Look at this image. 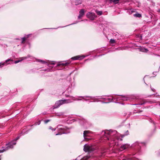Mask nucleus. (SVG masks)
Returning <instances> with one entry per match:
<instances>
[{
    "mask_svg": "<svg viewBox=\"0 0 160 160\" xmlns=\"http://www.w3.org/2000/svg\"><path fill=\"white\" fill-rule=\"evenodd\" d=\"M102 133H104V136L102 138V140H109V136L111 137L110 139L111 141L110 142V147L114 146H118V141L120 140H122V138L125 136L129 134L128 131H127L126 132L124 135H121L118 133L116 131H112L106 130L104 132Z\"/></svg>",
    "mask_w": 160,
    "mask_h": 160,
    "instance_id": "nucleus-1",
    "label": "nucleus"
},
{
    "mask_svg": "<svg viewBox=\"0 0 160 160\" xmlns=\"http://www.w3.org/2000/svg\"><path fill=\"white\" fill-rule=\"evenodd\" d=\"M19 138V137H17L12 141L9 142L8 144H6V147H2V149H1V153L6 151L10 148H12L13 145H15L16 143V141Z\"/></svg>",
    "mask_w": 160,
    "mask_h": 160,
    "instance_id": "nucleus-2",
    "label": "nucleus"
},
{
    "mask_svg": "<svg viewBox=\"0 0 160 160\" xmlns=\"http://www.w3.org/2000/svg\"><path fill=\"white\" fill-rule=\"evenodd\" d=\"M59 126H60V125H58L57 127L58 129L57 130L58 131V132L56 134V135H61L62 134H66L67 132H66V130L67 129V128H59L58 127Z\"/></svg>",
    "mask_w": 160,
    "mask_h": 160,
    "instance_id": "nucleus-3",
    "label": "nucleus"
},
{
    "mask_svg": "<svg viewBox=\"0 0 160 160\" xmlns=\"http://www.w3.org/2000/svg\"><path fill=\"white\" fill-rule=\"evenodd\" d=\"M86 16L92 20H93L96 17V16L94 13L90 12L87 13Z\"/></svg>",
    "mask_w": 160,
    "mask_h": 160,
    "instance_id": "nucleus-4",
    "label": "nucleus"
},
{
    "mask_svg": "<svg viewBox=\"0 0 160 160\" xmlns=\"http://www.w3.org/2000/svg\"><path fill=\"white\" fill-rule=\"evenodd\" d=\"M92 148L90 146L85 144L84 147V151L85 152H90L92 151Z\"/></svg>",
    "mask_w": 160,
    "mask_h": 160,
    "instance_id": "nucleus-5",
    "label": "nucleus"
},
{
    "mask_svg": "<svg viewBox=\"0 0 160 160\" xmlns=\"http://www.w3.org/2000/svg\"><path fill=\"white\" fill-rule=\"evenodd\" d=\"M90 133V131H85L83 132V137L84 139L86 141H88L89 139L87 138L89 137V136L88 134Z\"/></svg>",
    "mask_w": 160,
    "mask_h": 160,
    "instance_id": "nucleus-6",
    "label": "nucleus"
},
{
    "mask_svg": "<svg viewBox=\"0 0 160 160\" xmlns=\"http://www.w3.org/2000/svg\"><path fill=\"white\" fill-rule=\"evenodd\" d=\"M84 10L83 9L80 10L79 12V15L78 16V19H80L84 14Z\"/></svg>",
    "mask_w": 160,
    "mask_h": 160,
    "instance_id": "nucleus-7",
    "label": "nucleus"
},
{
    "mask_svg": "<svg viewBox=\"0 0 160 160\" xmlns=\"http://www.w3.org/2000/svg\"><path fill=\"white\" fill-rule=\"evenodd\" d=\"M84 58L85 56H78L72 57L71 59L73 60H76L78 59H82Z\"/></svg>",
    "mask_w": 160,
    "mask_h": 160,
    "instance_id": "nucleus-8",
    "label": "nucleus"
},
{
    "mask_svg": "<svg viewBox=\"0 0 160 160\" xmlns=\"http://www.w3.org/2000/svg\"><path fill=\"white\" fill-rule=\"evenodd\" d=\"M63 104V100H60L57 101L55 105L57 106L58 107Z\"/></svg>",
    "mask_w": 160,
    "mask_h": 160,
    "instance_id": "nucleus-9",
    "label": "nucleus"
},
{
    "mask_svg": "<svg viewBox=\"0 0 160 160\" xmlns=\"http://www.w3.org/2000/svg\"><path fill=\"white\" fill-rule=\"evenodd\" d=\"M129 145L128 144H125L121 147V150H123L129 147Z\"/></svg>",
    "mask_w": 160,
    "mask_h": 160,
    "instance_id": "nucleus-10",
    "label": "nucleus"
},
{
    "mask_svg": "<svg viewBox=\"0 0 160 160\" xmlns=\"http://www.w3.org/2000/svg\"><path fill=\"white\" fill-rule=\"evenodd\" d=\"M63 100V104L65 103H69L72 102L69 99H64Z\"/></svg>",
    "mask_w": 160,
    "mask_h": 160,
    "instance_id": "nucleus-11",
    "label": "nucleus"
},
{
    "mask_svg": "<svg viewBox=\"0 0 160 160\" xmlns=\"http://www.w3.org/2000/svg\"><path fill=\"white\" fill-rule=\"evenodd\" d=\"M82 0H76L75 1V5H77L79 4H81L82 3Z\"/></svg>",
    "mask_w": 160,
    "mask_h": 160,
    "instance_id": "nucleus-12",
    "label": "nucleus"
},
{
    "mask_svg": "<svg viewBox=\"0 0 160 160\" xmlns=\"http://www.w3.org/2000/svg\"><path fill=\"white\" fill-rule=\"evenodd\" d=\"M66 97H69L70 98H71L72 99V100H81V99H79V98H76L75 99L74 98V97H73L72 96H70L69 95H66Z\"/></svg>",
    "mask_w": 160,
    "mask_h": 160,
    "instance_id": "nucleus-13",
    "label": "nucleus"
},
{
    "mask_svg": "<svg viewBox=\"0 0 160 160\" xmlns=\"http://www.w3.org/2000/svg\"><path fill=\"white\" fill-rule=\"evenodd\" d=\"M140 51L144 52H147L148 50L147 49L142 48L140 49Z\"/></svg>",
    "mask_w": 160,
    "mask_h": 160,
    "instance_id": "nucleus-14",
    "label": "nucleus"
},
{
    "mask_svg": "<svg viewBox=\"0 0 160 160\" xmlns=\"http://www.w3.org/2000/svg\"><path fill=\"white\" fill-rule=\"evenodd\" d=\"M120 98L123 100H127L128 98L127 97H126L124 96H120Z\"/></svg>",
    "mask_w": 160,
    "mask_h": 160,
    "instance_id": "nucleus-15",
    "label": "nucleus"
},
{
    "mask_svg": "<svg viewBox=\"0 0 160 160\" xmlns=\"http://www.w3.org/2000/svg\"><path fill=\"white\" fill-rule=\"evenodd\" d=\"M96 12L99 15H101L102 14V11H96Z\"/></svg>",
    "mask_w": 160,
    "mask_h": 160,
    "instance_id": "nucleus-16",
    "label": "nucleus"
},
{
    "mask_svg": "<svg viewBox=\"0 0 160 160\" xmlns=\"http://www.w3.org/2000/svg\"><path fill=\"white\" fill-rule=\"evenodd\" d=\"M38 61L39 62H40L43 63L47 64L48 62H47L43 60H38Z\"/></svg>",
    "mask_w": 160,
    "mask_h": 160,
    "instance_id": "nucleus-17",
    "label": "nucleus"
},
{
    "mask_svg": "<svg viewBox=\"0 0 160 160\" xmlns=\"http://www.w3.org/2000/svg\"><path fill=\"white\" fill-rule=\"evenodd\" d=\"M134 16L135 17L139 18L141 17L142 16L139 13L135 14H134Z\"/></svg>",
    "mask_w": 160,
    "mask_h": 160,
    "instance_id": "nucleus-18",
    "label": "nucleus"
},
{
    "mask_svg": "<svg viewBox=\"0 0 160 160\" xmlns=\"http://www.w3.org/2000/svg\"><path fill=\"white\" fill-rule=\"evenodd\" d=\"M69 64V62H63V63H61V64H60V65H63V66H67Z\"/></svg>",
    "mask_w": 160,
    "mask_h": 160,
    "instance_id": "nucleus-19",
    "label": "nucleus"
},
{
    "mask_svg": "<svg viewBox=\"0 0 160 160\" xmlns=\"http://www.w3.org/2000/svg\"><path fill=\"white\" fill-rule=\"evenodd\" d=\"M12 61V60H11V59H8L7 60H6V62L5 63H4L3 64H2V63L1 62V65H5V64H6V63L8 61Z\"/></svg>",
    "mask_w": 160,
    "mask_h": 160,
    "instance_id": "nucleus-20",
    "label": "nucleus"
},
{
    "mask_svg": "<svg viewBox=\"0 0 160 160\" xmlns=\"http://www.w3.org/2000/svg\"><path fill=\"white\" fill-rule=\"evenodd\" d=\"M26 40V38L25 37H23L22 38V43H23Z\"/></svg>",
    "mask_w": 160,
    "mask_h": 160,
    "instance_id": "nucleus-21",
    "label": "nucleus"
},
{
    "mask_svg": "<svg viewBox=\"0 0 160 160\" xmlns=\"http://www.w3.org/2000/svg\"><path fill=\"white\" fill-rule=\"evenodd\" d=\"M88 158V156L84 157L81 160H87Z\"/></svg>",
    "mask_w": 160,
    "mask_h": 160,
    "instance_id": "nucleus-22",
    "label": "nucleus"
},
{
    "mask_svg": "<svg viewBox=\"0 0 160 160\" xmlns=\"http://www.w3.org/2000/svg\"><path fill=\"white\" fill-rule=\"evenodd\" d=\"M49 129H51V130H52V131H54L56 130V129H54L51 126H50L49 127Z\"/></svg>",
    "mask_w": 160,
    "mask_h": 160,
    "instance_id": "nucleus-23",
    "label": "nucleus"
},
{
    "mask_svg": "<svg viewBox=\"0 0 160 160\" xmlns=\"http://www.w3.org/2000/svg\"><path fill=\"white\" fill-rule=\"evenodd\" d=\"M22 59H21L20 60H17L14 63H18L20 61H22Z\"/></svg>",
    "mask_w": 160,
    "mask_h": 160,
    "instance_id": "nucleus-24",
    "label": "nucleus"
},
{
    "mask_svg": "<svg viewBox=\"0 0 160 160\" xmlns=\"http://www.w3.org/2000/svg\"><path fill=\"white\" fill-rule=\"evenodd\" d=\"M110 42L112 43H113L115 42V41L114 39H111L110 40Z\"/></svg>",
    "mask_w": 160,
    "mask_h": 160,
    "instance_id": "nucleus-25",
    "label": "nucleus"
},
{
    "mask_svg": "<svg viewBox=\"0 0 160 160\" xmlns=\"http://www.w3.org/2000/svg\"><path fill=\"white\" fill-rule=\"evenodd\" d=\"M50 120H45L44 121V123H47L48 122H49V121H50Z\"/></svg>",
    "mask_w": 160,
    "mask_h": 160,
    "instance_id": "nucleus-26",
    "label": "nucleus"
},
{
    "mask_svg": "<svg viewBox=\"0 0 160 160\" xmlns=\"http://www.w3.org/2000/svg\"><path fill=\"white\" fill-rule=\"evenodd\" d=\"M151 90L153 91V92H154L155 91V89L154 88H151Z\"/></svg>",
    "mask_w": 160,
    "mask_h": 160,
    "instance_id": "nucleus-27",
    "label": "nucleus"
},
{
    "mask_svg": "<svg viewBox=\"0 0 160 160\" xmlns=\"http://www.w3.org/2000/svg\"><path fill=\"white\" fill-rule=\"evenodd\" d=\"M79 98H82L83 99H85V98L83 97L80 96V97H79Z\"/></svg>",
    "mask_w": 160,
    "mask_h": 160,
    "instance_id": "nucleus-28",
    "label": "nucleus"
},
{
    "mask_svg": "<svg viewBox=\"0 0 160 160\" xmlns=\"http://www.w3.org/2000/svg\"><path fill=\"white\" fill-rule=\"evenodd\" d=\"M40 121H39V122L38 123V125L40 124Z\"/></svg>",
    "mask_w": 160,
    "mask_h": 160,
    "instance_id": "nucleus-29",
    "label": "nucleus"
},
{
    "mask_svg": "<svg viewBox=\"0 0 160 160\" xmlns=\"http://www.w3.org/2000/svg\"><path fill=\"white\" fill-rule=\"evenodd\" d=\"M131 12H134V10H131Z\"/></svg>",
    "mask_w": 160,
    "mask_h": 160,
    "instance_id": "nucleus-30",
    "label": "nucleus"
},
{
    "mask_svg": "<svg viewBox=\"0 0 160 160\" xmlns=\"http://www.w3.org/2000/svg\"><path fill=\"white\" fill-rule=\"evenodd\" d=\"M158 12H160V9L158 10Z\"/></svg>",
    "mask_w": 160,
    "mask_h": 160,
    "instance_id": "nucleus-31",
    "label": "nucleus"
},
{
    "mask_svg": "<svg viewBox=\"0 0 160 160\" xmlns=\"http://www.w3.org/2000/svg\"><path fill=\"white\" fill-rule=\"evenodd\" d=\"M29 35H27V37H28Z\"/></svg>",
    "mask_w": 160,
    "mask_h": 160,
    "instance_id": "nucleus-32",
    "label": "nucleus"
},
{
    "mask_svg": "<svg viewBox=\"0 0 160 160\" xmlns=\"http://www.w3.org/2000/svg\"><path fill=\"white\" fill-rule=\"evenodd\" d=\"M23 58V59H22V60H23L24 59L23 58Z\"/></svg>",
    "mask_w": 160,
    "mask_h": 160,
    "instance_id": "nucleus-33",
    "label": "nucleus"
}]
</instances>
